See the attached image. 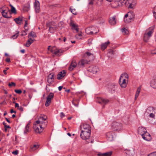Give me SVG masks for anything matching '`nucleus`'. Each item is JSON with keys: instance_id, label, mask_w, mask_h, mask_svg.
<instances>
[{"instance_id": "5701e85b", "label": "nucleus", "mask_w": 156, "mask_h": 156, "mask_svg": "<svg viewBox=\"0 0 156 156\" xmlns=\"http://www.w3.org/2000/svg\"><path fill=\"white\" fill-rule=\"evenodd\" d=\"M91 128L90 126L87 124H83V125L80 126V129L81 130L82 129H89Z\"/></svg>"}, {"instance_id": "72a5a7b5", "label": "nucleus", "mask_w": 156, "mask_h": 156, "mask_svg": "<svg viewBox=\"0 0 156 156\" xmlns=\"http://www.w3.org/2000/svg\"><path fill=\"white\" fill-rule=\"evenodd\" d=\"M133 152L130 150H127L126 151L125 153L126 154V156H133Z\"/></svg>"}, {"instance_id": "680f3d73", "label": "nucleus", "mask_w": 156, "mask_h": 156, "mask_svg": "<svg viewBox=\"0 0 156 156\" xmlns=\"http://www.w3.org/2000/svg\"><path fill=\"white\" fill-rule=\"evenodd\" d=\"M94 0H89V4L90 5H92L93 4V1Z\"/></svg>"}, {"instance_id": "1a4fd4ad", "label": "nucleus", "mask_w": 156, "mask_h": 156, "mask_svg": "<svg viewBox=\"0 0 156 156\" xmlns=\"http://www.w3.org/2000/svg\"><path fill=\"white\" fill-rule=\"evenodd\" d=\"M122 75V74L120 76L119 83L122 87L125 88L126 86V80L125 79H123L122 81H121L122 79L123 78Z\"/></svg>"}, {"instance_id": "ddd939ff", "label": "nucleus", "mask_w": 156, "mask_h": 156, "mask_svg": "<svg viewBox=\"0 0 156 156\" xmlns=\"http://www.w3.org/2000/svg\"><path fill=\"white\" fill-rule=\"evenodd\" d=\"M106 136L107 138L110 139V140L113 139L114 138H115V135L114 132L112 131H111L107 133L106 134Z\"/></svg>"}, {"instance_id": "cd10ccee", "label": "nucleus", "mask_w": 156, "mask_h": 156, "mask_svg": "<svg viewBox=\"0 0 156 156\" xmlns=\"http://www.w3.org/2000/svg\"><path fill=\"white\" fill-rule=\"evenodd\" d=\"M115 85L113 84H110L108 85V88L111 93H113L115 91Z\"/></svg>"}, {"instance_id": "bf43d9fd", "label": "nucleus", "mask_w": 156, "mask_h": 156, "mask_svg": "<svg viewBox=\"0 0 156 156\" xmlns=\"http://www.w3.org/2000/svg\"><path fill=\"white\" fill-rule=\"evenodd\" d=\"M149 116L151 118H154V117L155 115L154 113H152L150 114Z\"/></svg>"}, {"instance_id": "9b49d317", "label": "nucleus", "mask_w": 156, "mask_h": 156, "mask_svg": "<svg viewBox=\"0 0 156 156\" xmlns=\"http://www.w3.org/2000/svg\"><path fill=\"white\" fill-rule=\"evenodd\" d=\"M66 72L65 70H63L59 72L57 76V79L58 80L62 79L66 75Z\"/></svg>"}, {"instance_id": "0eeeda50", "label": "nucleus", "mask_w": 156, "mask_h": 156, "mask_svg": "<svg viewBox=\"0 0 156 156\" xmlns=\"http://www.w3.org/2000/svg\"><path fill=\"white\" fill-rule=\"evenodd\" d=\"M90 133L86 132H81L80 134L81 138L83 140H86L89 139L90 136Z\"/></svg>"}, {"instance_id": "c85d7f7f", "label": "nucleus", "mask_w": 156, "mask_h": 156, "mask_svg": "<svg viewBox=\"0 0 156 156\" xmlns=\"http://www.w3.org/2000/svg\"><path fill=\"white\" fill-rule=\"evenodd\" d=\"M129 20H130L131 22L133 20V19L134 18L135 16V15L134 13L133 12H129Z\"/></svg>"}, {"instance_id": "052dcab7", "label": "nucleus", "mask_w": 156, "mask_h": 156, "mask_svg": "<svg viewBox=\"0 0 156 156\" xmlns=\"http://www.w3.org/2000/svg\"><path fill=\"white\" fill-rule=\"evenodd\" d=\"M122 32H125L126 34H127L126 32L127 31V30L125 28H123L122 29Z\"/></svg>"}, {"instance_id": "69168bd1", "label": "nucleus", "mask_w": 156, "mask_h": 156, "mask_svg": "<svg viewBox=\"0 0 156 156\" xmlns=\"http://www.w3.org/2000/svg\"><path fill=\"white\" fill-rule=\"evenodd\" d=\"M75 101V100H73L72 101V103H73V104L74 105H75V106L76 107H78V104L77 103V104H75L74 103V101Z\"/></svg>"}, {"instance_id": "4be33fe9", "label": "nucleus", "mask_w": 156, "mask_h": 156, "mask_svg": "<svg viewBox=\"0 0 156 156\" xmlns=\"http://www.w3.org/2000/svg\"><path fill=\"white\" fill-rule=\"evenodd\" d=\"M154 26H152L149 28L148 32L146 34L149 37L151 36L152 34L154 31Z\"/></svg>"}, {"instance_id": "6e6d98bb", "label": "nucleus", "mask_w": 156, "mask_h": 156, "mask_svg": "<svg viewBox=\"0 0 156 156\" xmlns=\"http://www.w3.org/2000/svg\"><path fill=\"white\" fill-rule=\"evenodd\" d=\"M25 25L24 26V28H25V30L27 31V30L25 28V27H27V25H28L27 20H25Z\"/></svg>"}, {"instance_id": "a211bd4d", "label": "nucleus", "mask_w": 156, "mask_h": 156, "mask_svg": "<svg viewBox=\"0 0 156 156\" xmlns=\"http://www.w3.org/2000/svg\"><path fill=\"white\" fill-rule=\"evenodd\" d=\"M23 20V17H19L18 18H16L14 19V20L16 23L19 25H20L21 24L22 21Z\"/></svg>"}, {"instance_id": "e2e57ef3", "label": "nucleus", "mask_w": 156, "mask_h": 156, "mask_svg": "<svg viewBox=\"0 0 156 156\" xmlns=\"http://www.w3.org/2000/svg\"><path fill=\"white\" fill-rule=\"evenodd\" d=\"M18 151L16 150L12 152V153L15 155H17L18 154Z\"/></svg>"}, {"instance_id": "c9c22d12", "label": "nucleus", "mask_w": 156, "mask_h": 156, "mask_svg": "<svg viewBox=\"0 0 156 156\" xmlns=\"http://www.w3.org/2000/svg\"><path fill=\"white\" fill-rule=\"evenodd\" d=\"M150 37H149L146 34V33H145L144 34V38L143 40L144 41L147 42V41L149 39Z\"/></svg>"}, {"instance_id": "473e14b6", "label": "nucleus", "mask_w": 156, "mask_h": 156, "mask_svg": "<svg viewBox=\"0 0 156 156\" xmlns=\"http://www.w3.org/2000/svg\"><path fill=\"white\" fill-rule=\"evenodd\" d=\"M29 124H27L25 126V130L24 131V134H26L28 132H29Z\"/></svg>"}, {"instance_id": "864d4df0", "label": "nucleus", "mask_w": 156, "mask_h": 156, "mask_svg": "<svg viewBox=\"0 0 156 156\" xmlns=\"http://www.w3.org/2000/svg\"><path fill=\"white\" fill-rule=\"evenodd\" d=\"M151 53L153 55L156 54V48L154 50H152L151 51Z\"/></svg>"}, {"instance_id": "aec40b11", "label": "nucleus", "mask_w": 156, "mask_h": 156, "mask_svg": "<svg viewBox=\"0 0 156 156\" xmlns=\"http://www.w3.org/2000/svg\"><path fill=\"white\" fill-rule=\"evenodd\" d=\"M112 154V151H109L105 153H99L98 154V156H111Z\"/></svg>"}, {"instance_id": "393cba45", "label": "nucleus", "mask_w": 156, "mask_h": 156, "mask_svg": "<svg viewBox=\"0 0 156 156\" xmlns=\"http://www.w3.org/2000/svg\"><path fill=\"white\" fill-rule=\"evenodd\" d=\"M129 12H129L127 13L125 15L124 17V21L126 23H129V22H131V20H129Z\"/></svg>"}, {"instance_id": "0e129e2a", "label": "nucleus", "mask_w": 156, "mask_h": 156, "mask_svg": "<svg viewBox=\"0 0 156 156\" xmlns=\"http://www.w3.org/2000/svg\"><path fill=\"white\" fill-rule=\"evenodd\" d=\"M18 109L21 112H23V108L21 106L19 107V108H18Z\"/></svg>"}, {"instance_id": "bb28decb", "label": "nucleus", "mask_w": 156, "mask_h": 156, "mask_svg": "<svg viewBox=\"0 0 156 156\" xmlns=\"http://www.w3.org/2000/svg\"><path fill=\"white\" fill-rule=\"evenodd\" d=\"M141 88V86H140L138 87L137 90L136 92L135 97V100H136L137 99V98L139 95V94L140 92V91Z\"/></svg>"}, {"instance_id": "39448f33", "label": "nucleus", "mask_w": 156, "mask_h": 156, "mask_svg": "<svg viewBox=\"0 0 156 156\" xmlns=\"http://www.w3.org/2000/svg\"><path fill=\"white\" fill-rule=\"evenodd\" d=\"M54 96V94L53 93H50L48 95L46 98V101L45 103V106L46 107L49 106L51 102V99H52Z\"/></svg>"}, {"instance_id": "2f4dec72", "label": "nucleus", "mask_w": 156, "mask_h": 156, "mask_svg": "<svg viewBox=\"0 0 156 156\" xmlns=\"http://www.w3.org/2000/svg\"><path fill=\"white\" fill-rule=\"evenodd\" d=\"M90 27L87 28L85 29V32L88 34H92L93 32L92 31H90Z\"/></svg>"}, {"instance_id": "58836bf2", "label": "nucleus", "mask_w": 156, "mask_h": 156, "mask_svg": "<svg viewBox=\"0 0 156 156\" xmlns=\"http://www.w3.org/2000/svg\"><path fill=\"white\" fill-rule=\"evenodd\" d=\"M84 56H86L88 57L90 56H91L93 57H94L93 55L92 54H91V53L89 52H87L86 53H85Z\"/></svg>"}, {"instance_id": "7c9ffc66", "label": "nucleus", "mask_w": 156, "mask_h": 156, "mask_svg": "<svg viewBox=\"0 0 156 156\" xmlns=\"http://www.w3.org/2000/svg\"><path fill=\"white\" fill-rule=\"evenodd\" d=\"M32 37L33 38L36 37V34L33 31H31L29 34L28 37Z\"/></svg>"}, {"instance_id": "f8f14e48", "label": "nucleus", "mask_w": 156, "mask_h": 156, "mask_svg": "<svg viewBox=\"0 0 156 156\" xmlns=\"http://www.w3.org/2000/svg\"><path fill=\"white\" fill-rule=\"evenodd\" d=\"M40 3L38 1H36L34 3L35 10L36 13H39L40 12Z\"/></svg>"}, {"instance_id": "b1692460", "label": "nucleus", "mask_w": 156, "mask_h": 156, "mask_svg": "<svg viewBox=\"0 0 156 156\" xmlns=\"http://www.w3.org/2000/svg\"><path fill=\"white\" fill-rule=\"evenodd\" d=\"M109 22L110 24L112 25H115L116 22L115 16H114L110 18Z\"/></svg>"}, {"instance_id": "f3484780", "label": "nucleus", "mask_w": 156, "mask_h": 156, "mask_svg": "<svg viewBox=\"0 0 156 156\" xmlns=\"http://www.w3.org/2000/svg\"><path fill=\"white\" fill-rule=\"evenodd\" d=\"M87 60L82 59L79 62L77 66H79V67H83L84 65L87 64Z\"/></svg>"}, {"instance_id": "de8ad7c7", "label": "nucleus", "mask_w": 156, "mask_h": 156, "mask_svg": "<svg viewBox=\"0 0 156 156\" xmlns=\"http://www.w3.org/2000/svg\"><path fill=\"white\" fill-rule=\"evenodd\" d=\"M54 81V79H48V82L49 83H52Z\"/></svg>"}, {"instance_id": "4d7b16f0", "label": "nucleus", "mask_w": 156, "mask_h": 156, "mask_svg": "<svg viewBox=\"0 0 156 156\" xmlns=\"http://www.w3.org/2000/svg\"><path fill=\"white\" fill-rule=\"evenodd\" d=\"M148 156H156V152H154L151 153L149 154Z\"/></svg>"}, {"instance_id": "412c9836", "label": "nucleus", "mask_w": 156, "mask_h": 156, "mask_svg": "<svg viewBox=\"0 0 156 156\" xmlns=\"http://www.w3.org/2000/svg\"><path fill=\"white\" fill-rule=\"evenodd\" d=\"M2 13L3 16L5 18H9L11 17L10 16H8V13H9L8 11H6L5 10H3Z\"/></svg>"}, {"instance_id": "c756f323", "label": "nucleus", "mask_w": 156, "mask_h": 156, "mask_svg": "<svg viewBox=\"0 0 156 156\" xmlns=\"http://www.w3.org/2000/svg\"><path fill=\"white\" fill-rule=\"evenodd\" d=\"M116 2H117L118 3V5L119 6H121L123 4H125L124 2L125 0H115Z\"/></svg>"}, {"instance_id": "9d476101", "label": "nucleus", "mask_w": 156, "mask_h": 156, "mask_svg": "<svg viewBox=\"0 0 156 156\" xmlns=\"http://www.w3.org/2000/svg\"><path fill=\"white\" fill-rule=\"evenodd\" d=\"M142 136V138L144 140L147 141H149L151 139V135L148 133H147V131H146V132L144 133Z\"/></svg>"}, {"instance_id": "423d86ee", "label": "nucleus", "mask_w": 156, "mask_h": 156, "mask_svg": "<svg viewBox=\"0 0 156 156\" xmlns=\"http://www.w3.org/2000/svg\"><path fill=\"white\" fill-rule=\"evenodd\" d=\"M87 70L90 73L94 74L98 72L99 69L98 67L92 66L87 68Z\"/></svg>"}, {"instance_id": "20e7f679", "label": "nucleus", "mask_w": 156, "mask_h": 156, "mask_svg": "<svg viewBox=\"0 0 156 156\" xmlns=\"http://www.w3.org/2000/svg\"><path fill=\"white\" fill-rule=\"evenodd\" d=\"M136 3V0H127L125 2V4L129 9H133Z\"/></svg>"}, {"instance_id": "e433bc0d", "label": "nucleus", "mask_w": 156, "mask_h": 156, "mask_svg": "<svg viewBox=\"0 0 156 156\" xmlns=\"http://www.w3.org/2000/svg\"><path fill=\"white\" fill-rule=\"evenodd\" d=\"M33 41H30V40H28L26 42V46L27 47H28L30 46V45L33 43Z\"/></svg>"}, {"instance_id": "a878e982", "label": "nucleus", "mask_w": 156, "mask_h": 156, "mask_svg": "<svg viewBox=\"0 0 156 156\" xmlns=\"http://www.w3.org/2000/svg\"><path fill=\"white\" fill-rule=\"evenodd\" d=\"M151 86L153 88H156V77L151 81Z\"/></svg>"}, {"instance_id": "f704fd0d", "label": "nucleus", "mask_w": 156, "mask_h": 156, "mask_svg": "<svg viewBox=\"0 0 156 156\" xmlns=\"http://www.w3.org/2000/svg\"><path fill=\"white\" fill-rule=\"evenodd\" d=\"M39 146L38 145L34 144L30 147L32 151H34L38 148Z\"/></svg>"}, {"instance_id": "a19ab883", "label": "nucleus", "mask_w": 156, "mask_h": 156, "mask_svg": "<svg viewBox=\"0 0 156 156\" xmlns=\"http://www.w3.org/2000/svg\"><path fill=\"white\" fill-rule=\"evenodd\" d=\"M19 31H18L17 33H16V34L13 35L12 36V38L13 39H15L17 38L19 35Z\"/></svg>"}, {"instance_id": "2eb2a0df", "label": "nucleus", "mask_w": 156, "mask_h": 156, "mask_svg": "<svg viewBox=\"0 0 156 156\" xmlns=\"http://www.w3.org/2000/svg\"><path fill=\"white\" fill-rule=\"evenodd\" d=\"M146 129L143 127H139L138 129V132L139 134L140 135L142 136L144 133L146 132Z\"/></svg>"}, {"instance_id": "ea45409f", "label": "nucleus", "mask_w": 156, "mask_h": 156, "mask_svg": "<svg viewBox=\"0 0 156 156\" xmlns=\"http://www.w3.org/2000/svg\"><path fill=\"white\" fill-rule=\"evenodd\" d=\"M30 9V6L29 5H27L25 6L23 8L24 10L28 12L29 11Z\"/></svg>"}, {"instance_id": "a18cd8bd", "label": "nucleus", "mask_w": 156, "mask_h": 156, "mask_svg": "<svg viewBox=\"0 0 156 156\" xmlns=\"http://www.w3.org/2000/svg\"><path fill=\"white\" fill-rule=\"evenodd\" d=\"M11 11L12 13L15 14L16 13V9L14 7H12V8H11Z\"/></svg>"}, {"instance_id": "8fccbe9b", "label": "nucleus", "mask_w": 156, "mask_h": 156, "mask_svg": "<svg viewBox=\"0 0 156 156\" xmlns=\"http://www.w3.org/2000/svg\"><path fill=\"white\" fill-rule=\"evenodd\" d=\"M81 132H89V133H91V130H90V129H82V130H81Z\"/></svg>"}, {"instance_id": "dca6fc26", "label": "nucleus", "mask_w": 156, "mask_h": 156, "mask_svg": "<svg viewBox=\"0 0 156 156\" xmlns=\"http://www.w3.org/2000/svg\"><path fill=\"white\" fill-rule=\"evenodd\" d=\"M70 25L71 26V28L72 30H75L77 32H78L79 31L78 26L76 24L72 22H70Z\"/></svg>"}, {"instance_id": "774afa93", "label": "nucleus", "mask_w": 156, "mask_h": 156, "mask_svg": "<svg viewBox=\"0 0 156 156\" xmlns=\"http://www.w3.org/2000/svg\"><path fill=\"white\" fill-rule=\"evenodd\" d=\"M28 38H29V39L28 40H30L31 41H33V42L34 40H35L34 38H31V37H28Z\"/></svg>"}, {"instance_id": "3c124183", "label": "nucleus", "mask_w": 156, "mask_h": 156, "mask_svg": "<svg viewBox=\"0 0 156 156\" xmlns=\"http://www.w3.org/2000/svg\"><path fill=\"white\" fill-rule=\"evenodd\" d=\"M15 91L16 93L19 94H21L22 92V90H15Z\"/></svg>"}, {"instance_id": "6ab92c4d", "label": "nucleus", "mask_w": 156, "mask_h": 156, "mask_svg": "<svg viewBox=\"0 0 156 156\" xmlns=\"http://www.w3.org/2000/svg\"><path fill=\"white\" fill-rule=\"evenodd\" d=\"M109 44L110 42L109 41L102 44L101 46V49L102 51L105 50L107 48V46Z\"/></svg>"}, {"instance_id": "f257e3e1", "label": "nucleus", "mask_w": 156, "mask_h": 156, "mask_svg": "<svg viewBox=\"0 0 156 156\" xmlns=\"http://www.w3.org/2000/svg\"><path fill=\"white\" fill-rule=\"evenodd\" d=\"M47 118L46 115H41L38 119L36 121V123L37 124H39V126L40 128L39 129L36 125L34 126L33 128L36 133H41L47 126L48 123V121H46Z\"/></svg>"}, {"instance_id": "79ce46f5", "label": "nucleus", "mask_w": 156, "mask_h": 156, "mask_svg": "<svg viewBox=\"0 0 156 156\" xmlns=\"http://www.w3.org/2000/svg\"><path fill=\"white\" fill-rule=\"evenodd\" d=\"M69 10L73 14L76 15L77 14V12L76 11L75 9L70 8Z\"/></svg>"}, {"instance_id": "49530a36", "label": "nucleus", "mask_w": 156, "mask_h": 156, "mask_svg": "<svg viewBox=\"0 0 156 156\" xmlns=\"http://www.w3.org/2000/svg\"><path fill=\"white\" fill-rule=\"evenodd\" d=\"M8 86L9 87H15L16 86V84L14 82H11V83H9Z\"/></svg>"}, {"instance_id": "4c0bfd02", "label": "nucleus", "mask_w": 156, "mask_h": 156, "mask_svg": "<svg viewBox=\"0 0 156 156\" xmlns=\"http://www.w3.org/2000/svg\"><path fill=\"white\" fill-rule=\"evenodd\" d=\"M48 79H54L53 73H50L48 76Z\"/></svg>"}, {"instance_id": "5fc2aeb1", "label": "nucleus", "mask_w": 156, "mask_h": 156, "mask_svg": "<svg viewBox=\"0 0 156 156\" xmlns=\"http://www.w3.org/2000/svg\"><path fill=\"white\" fill-rule=\"evenodd\" d=\"M60 52L59 50H57L56 51H55L53 52V54L55 55H58V53Z\"/></svg>"}, {"instance_id": "c03bdc74", "label": "nucleus", "mask_w": 156, "mask_h": 156, "mask_svg": "<svg viewBox=\"0 0 156 156\" xmlns=\"http://www.w3.org/2000/svg\"><path fill=\"white\" fill-rule=\"evenodd\" d=\"M108 53L111 55H114L115 54V51L112 50H110Z\"/></svg>"}, {"instance_id": "4468645a", "label": "nucleus", "mask_w": 156, "mask_h": 156, "mask_svg": "<svg viewBox=\"0 0 156 156\" xmlns=\"http://www.w3.org/2000/svg\"><path fill=\"white\" fill-rule=\"evenodd\" d=\"M77 64L75 60L72 61L69 68V69L70 71L73 70L77 66Z\"/></svg>"}, {"instance_id": "338daca9", "label": "nucleus", "mask_w": 156, "mask_h": 156, "mask_svg": "<svg viewBox=\"0 0 156 156\" xmlns=\"http://www.w3.org/2000/svg\"><path fill=\"white\" fill-rule=\"evenodd\" d=\"M5 61L7 62H9L10 61V59L9 58H7L5 59Z\"/></svg>"}, {"instance_id": "13d9d810", "label": "nucleus", "mask_w": 156, "mask_h": 156, "mask_svg": "<svg viewBox=\"0 0 156 156\" xmlns=\"http://www.w3.org/2000/svg\"><path fill=\"white\" fill-rule=\"evenodd\" d=\"M65 116V115L63 112H61L60 113V116L61 118H63Z\"/></svg>"}, {"instance_id": "f03ea898", "label": "nucleus", "mask_w": 156, "mask_h": 156, "mask_svg": "<svg viewBox=\"0 0 156 156\" xmlns=\"http://www.w3.org/2000/svg\"><path fill=\"white\" fill-rule=\"evenodd\" d=\"M111 129L114 131L119 132L122 130V124L120 122H113L111 124Z\"/></svg>"}, {"instance_id": "603ef678", "label": "nucleus", "mask_w": 156, "mask_h": 156, "mask_svg": "<svg viewBox=\"0 0 156 156\" xmlns=\"http://www.w3.org/2000/svg\"><path fill=\"white\" fill-rule=\"evenodd\" d=\"M155 110L154 108V107H149L148 108L147 110V111H151V110L153 111H154V110Z\"/></svg>"}, {"instance_id": "37998d69", "label": "nucleus", "mask_w": 156, "mask_h": 156, "mask_svg": "<svg viewBox=\"0 0 156 156\" xmlns=\"http://www.w3.org/2000/svg\"><path fill=\"white\" fill-rule=\"evenodd\" d=\"M82 36L81 32L79 33L78 34L75 35V37L77 39H81V38L80 37Z\"/></svg>"}, {"instance_id": "09e8293b", "label": "nucleus", "mask_w": 156, "mask_h": 156, "mask_svg": "<svg viewBox=\"0 0 156 156\" xmlns=\"http://www.w3.org/2000/svg\"><path fill=\"white\" fill-rule=\"evenodd\" d=\"M21 32L22 33L21 35L22 36H24L27 34L26 30H23Z\"/></svg>"}, {"instance_id": "6e6552de", "label": "nucleus", "mask_w": 156, "mask_h": 156, "mask_svg": "<svg viewBox=\"0 0 156 156\" xmlns=\"http://www.w3.org/2000/svg\"><path fill=\"white\" fill-rule=\"evenodd\" d=\"M97 98L98 102L102 105L106 104L109 102V100L107 99H104L100 97H98Z\"/></svg>"}, {"instance_id": "7ed1b4c3", "label": "nucleus", "mask_w": 156, "mask_h": 156, "mask_svg": "<svg viewBox=\"0 0 156 156\" xmlns=\"http://www.w3.org/2000/svg\"><path fill=\"white\" fill-rule=\"evenodd\" d=\"M54 22H51L47 24V27H49V31L50 33H53L56 29L57 26Z\"/></svg>"}]
</instances>
